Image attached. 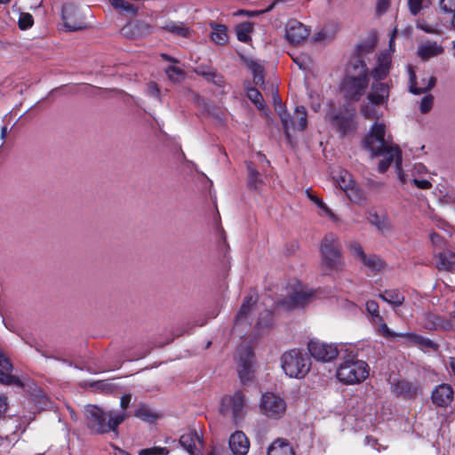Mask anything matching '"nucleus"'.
Instances as JSON below:
<instances>
[{
    "label": "nucleus",
    "instance_id": "nucleus-1",
    "mask_svg": "<svg viewBox=\"0 0 455 455\" xmlns=\"http://www.w3.org/2000/svg\"><path fill=\"white\" fill-rule=\"evenodd\" d=\"M385 124L375 123L363 140V148L370 151L372 156H384L378 164V171L380 173L386 172L395 160L397 165L401 164L402 160L400 148L388 145L385 140Z\"/></svg>",
    "mask_w": 455,
    "mask_h": 455
},
{
    "label": "nucleus",
    "instance_id": "nucleus-2",
    "mask_svg": "<svg viewBox=\"0 0 455 455\" xmlns=\"http://www.w3.org/2000/svg\"><path fill=\"white\" fill-rule=\"evenodd\" d=\"M368 85V68L364 60L361 57L352 59L340 84V91L344 98L352 102L359 101Z\"/></svg>",
    "mask_w": 455,
    "mask_h": 455
},
{
    "label": "nucleus",
    "instance_id": "nucleus-3",
    "mask_svg": "<svg viewBox=\"0 0 455 455\" xmlns=\"http://www.w3.org/2000/svg\"><path fill=\"white\" fill-rule=\"evenodd\" d=\"M87 427L92 433L102 435L109 432L118 434L117 427L128 417L125 411L119 414L105 412L97 405H88L84 411Z\"/></svg>",
    "mask_w": 455,
    "mask_h": 455
},
{
    "label": "nucleus",
    "instance_id": "nucleus-4",
    "mask_svg": "<svg viewBox=\"0 0 455 455\" xmlns=\"http://www.w3.org/2000/svg\"><path fill=\"white\" fill-rule=\"evenodd\" d=\"M370 372V367L363 360H359L355 353L350 352L342 358L337 369V379L346 385H354L365 380Z\"/></svg>",
    "mask_w": 455,
    "mask_h": 455
},
{
    "label": "nucleus",
    "instance_id": "nucleus-5",
    "mask_svg": "<svg viewBox=\"0 0 455 455\" xmlns=\"http://www.w3.org/2000/svg\"><path fill=\"white\" fill-rule=\"evenodd\" d=\"M320 252L324 270L339 272L343 269L344 261L341 254V244L334 233H327L321 243Z\"/></svg>",
    "mask_w": 455,
    "mask_h": 455
},
{
    "label": "nucleus",
    "instance_id": "nucleus-6",
    "mask_svg": "<svg viewBox=\"0 0 455 455\" xmlns=\"http://www.w3.org/2000/svg\"><path fill=\"white\" fill-rule=\"evenodd\" d=\"M281 367L290 378L302 379L310 371L311 360L302 350L292 348L282 355Z\"/></svg>",
    "mask_w": 455,
    "mask_h": 455
},
{
    "label": "nucleus",
    "instance_id": "nucleus-7",
    "mask_svg": "<svg viewBox=\"0 0 455 455\" xmlns=\"http://www.w3.org/2000/svg\"><path fill=\"white\" fill-rule=\"evenodd\" d=\"M328 120L341 138L354 133L357 128L355 111L347 107L331 112L328 115Z\"/></svg>",
    "mask_w": 455,
    "mask_h": 455
},
{
    "label": "nucleus",
    "instance_id": "nucleus-8",
    "mask_svg": "<svg viewBox=\"0 0 455 455\" xmlns=\"http://www.w3.org/2000/svg\"><path fill=\"white\" fill-rule=\"evenodd\" d=\"M245 405V396L242 391L238 390L233 395H226L222 397L220 411L223 416L231 418L235 425H238L244 418Z\"/></svg>",
    "mask_w": 455,
    "mask_h": 455
},
{
    "label": "nucleus",
    "instance_id": "nucleus-9",
    "mask_svg": "<svg viewBox=\"0 0 455 455\" xmlns=\"http://www.w3.org/2000/svg\"><path fill=\"white\" fill-rule=\"evenodd\" d=\"M285 137L290 140V131H304L307 125V112L304 106H298L291 116L286 111L279 114Z\"/></svg>",
    "mask_w": 455,
    "mask_h": 455
},
{
    "label": "nucleus",
    "instance_id": "nucleus-10",
    "mask_svg": "<svg viewBox=\"0 0 455 455\" xmlns=\"http://www.w3.org/2000/svg\"><path fill=\"white\" fill-rule=\"evenodd\" d=\"M259 408L267 418L278 419L286 411V402L273 393H265L261 396Z\"/></svg>",
    "mask_w": 455,
    "mask_h": 455
},
{
    "label": "nucleus",
    "instance_id": "nucleus-11",
    "mask_svg": "<svg viewBox=\"0 0 455 455\" xmlns=\"http://www.w3.org/2000/svg\"><path fill=\"white\" fill-rule=\"evenodd\" d=\"M307 350L314 359L323 363L335 360L340 353L337 346L318 339H310L307 343Z\"/></svg>",
    "mask_w": 455,
    "mask_h": 455
},
{
    "label": "nucleus",
    "instance_id": "nucleus-12",
    "mask_svg": "<svg viewBox=\"0 0 455 455\" xmlns=\"http://www.w3.org/2000/svg\"><path fill=\"white\" fill-rule=\"evenodd\" d=\"M254 353L250 347L243 348L239 352L237 360V372L240 381L243 385H246L254 379Z\"/></svg>",
    "mask_w": 455,
    "mask_h": 455
},
{
    "label": "nucleus",
    "instance_id": "nucleus-13",
    "mask_svg": "<svg viewBox=\"0 0 455 455\" xmlns=\"http://www.w3.org/2000/svg\"><path fill=\"white\" fill-rule=\"evenodd\" d=\"M314 293L312 291H295L289 296L280 299L277 306L286 311L300 309L306 307L311 300Z\"/></svg>",
    "mask_w": 455,
    "mask_h": 455
},
{
    "label": "nucleus",
    "instance_id": "nucleus-14",
    "mask_svg": "<svg viewBox=\"0 0 455 455\" xmlns=\"http://www.w3.org/2000/svg\"><path fill=\"white\" fill-rule=\"evenodd\" d=\"M420 391L418 381L398 379L392 386V392L404 400L415 399Z\"/></svg>",
    "mask_w": 455,
    "mask_h": 455
},
{
    "label": "nucleus",
    "instance_id": "nucleus-15",
    "mask_svg": "<svg viewBox=\"0 0 455 455\" xmlns=\"http://www.w3.org/2000/svg\"><path fill=\"white\" fill-rule=\"evenodd\" d=\"M454 399V390L450 384L442 383L436 386L431 393L432 403L440 407H448Z\"/></svg>",
    "mask_w": 455,
    "mask_h": 455
},
{
    "label": "nucleus",
    "instance_id": "nucleus-16",
    "mask_svg": "<svg viewBox=\"0 0 455 455\" xmlns=\"http://www.w3.org/2000/svg\"><path fill=\"white\" fill-rule=\"evenodd\" d=\"M309 36V29L297 20H290L285 26V37L291 44H299Z\"/></svg>",
    "mask_w": 455,
    "mask_h": 455
},
{
    "label": "nucleus",
    "instance_id": "nucleus-17",
    "mask_svg": "<svg viewBox=\"0 0 455 455\" xmlns=\"http://www.w3.org/2000/svg\"><path fill=\"white\" fill-rule=\"evenodd\" d=\"M229 448L234 455H246L250 448V441L243 431L233 433L228 441Z\"/></svg>",
    "mask_w": 455,
    "mask_h": 455
},
{
    "label": "nucleus",
    "instance_id": "nucleus-18",
    "mask_svg": "<svg viewBox=\"0 0 455 455\" xmlns=\"http://www.w3.org/2000/svg\"><path fill=\"white\" fill-rule=\"evenodd\" d=\"M121 31L126 36L137 38L149 35L152 32V28L145 21L135 20L126 24Z\"/></svg>",
    "mask_w": 455,
    "mask_h": 455
},
{
    "label": "nucleus",
    "instance_id": "nucleus-19",
    "mask_svg": "<svg viewBox=\"0 0 455 455\" xmlns=\"http://www.w3.org/2000/svg\"><path fill=\"white\" fill-rule=\"evenodd\" d=\"M179 443L188 452L189 455H196V453L198 452L196 443L202 445L203 439L196 430H191L181 435Z\"/></svg>",
    "mask_w": 455,
    "mask_h": 455
},
{
    "label": "nucleus",
    "instance_id": "nucleus-20",
    "mask_svg": "<svg viewBox=\"0 0 455 455\" xmlns=\"http://www.w3.org/2000/svg\"><path fill=\"white\" fill-rule=\"evenodd\" d=\"M391 68V57L387 54H382L378 58V64L371 72L374 80L381 81L389 74Z\"/></svg>",
    "mask_w": 455,
    "mask_h": 455
},
{
    "label": "nucleus",
    "instance_id": "nucleus-21",
    "mask_svg": "<svg viewBox=\"0 0 455 455\" xmlns=\"http://www.w3.org/2000/svg\"><path fill=\"white\" fill-rule=\"evenodd\" d=\"M247 168V187L251 190L259 191L264 185V181L260 177V173L255 168V164L249 161L246 162Z\"/></svg>",
    "mask_w": 455,
    "mask_h": 455
},
{
    "label": "nucleus",
    "instance_id": "nucleus-22",
    "mask_svg": "<svg viewBox=\"0 0 455 455\" xmlns=\"http://www.w3.org/2000/svg\"><path fill=\"white\" fill-rule=\"evenodd\" d=\"M435 265L440 271H452L455 267V252L447 250L438 253Z\"/></svg>",
    "mask_w": 455,
    "mask_h": 455
},
{
    "label": "nucleus",
    "instance_id": "nucleus-23",
    "mask_svg": "<svg viewBox=\"0 0 455 455\" xmlns=\"http://www.w3.org/2000/svg\"><path fill=\"white\" fill-rule=\"evenodd\" d=\"M267 455H295V451L287 440L279 438L268 447Z\"/></svg>",
    "mask_w": 455,
    "mask_h": 455
},
{
    "label": "nucleus",
    "instance_id": "nucleus-24",
    "mask_svg": "<svg viewBox=\"0 0 455 455\" xmlns=\"http://www.w3.org/2000/svg\"><path fill=\"white\" fill-rule=\"evenodd\" d=\"M378 297L394 307H401L405 300L404 295L398 289L385 290Z\"/></svg>",
    "mask_w": 455,
    "mask_h": 455
},
{
    "label": "nucleus",
    "instance_id": "nucleus-25",
    "mask_svg": "<svg viewBox=\"0 0 455 455\" xmlns=\"http://www.w3.org/2000/svg\"><path fill=\"white\" fill-rule=\"evenodd\" d=\"M443 52V47L437 44L436 42L427 43L421 44L418 48V55L423 60H427L433 57H435L441 54Z\"/></svg>",
    "mask_w": 455,
    "mask_h": 455
},
{
    "label": "nucleus",
    "instance_id": "nucleus-26",
    "mask_svg": "<svg viewBox=\"0 0 455 455\" xmlns=\"http://www.w3.org/2000/svg\"><path fill=\"white\" fill-rule=\"evenodd\" d=\"M410 74V92L415 95H419L424 93L429 90H431L436 83V78L435 76H430L427 82V84L425 87H418L416 81V75L413 71L412 68H409Z\"/></svg>",
    "mask_w": 455,
    "mask_h": 455
},
{
    "label": "nucleus",
    "instance_id": "nucleus-27",
    "mask_svg": "<svg viewBox=\"0 0 455 455\" xmlns=\"http://www.w3.org/2000/svg\"><path fill=\"white\" fill-rule=\"evenodd\" d=\"M361 262L373 273L380 272L386 267L385 261L376 254H366Z\"/></svg>",
    "mask_w": 455,
    "mask_h": 455
},
{
    "label": "nucleus",
    "instance_id": "nucleus-28",
    "mask_svg": "<svg viewBox=\"0 0 455 455\" xmlns=\"http://www.w3.org/2000/svg\"><path fill=\"white\" fill-rule=\"evenodd\" d=\"M211 39L217 44L223 45L228 42V28L222 24H212Z\"/></svg>",
    "mask_w": 455,
    "mask_h": 455
},
{
    "label": "nucleus",
    "instance_id": "nucleus-29",
    "mask_svg": "<svg viewBox=\"0 0 455 455\" xmlns=\"http://www.w3.org/2000/svg\"><path fill=\"white\" fill-rule=\"evenodd\" d=\"M30 396L32 402L35 403V406L38 411L44 410L51 404L50 399L46 396L44 391L36 387L30 394Z\"/></svg>",
    "mask_w": 455,
    "mask_h": 455
},
{
    "label": "nucleus",
    "instance_id": "nucleus-30",
    "mask_svg": "<svg viewBox=\"0 0 455 455\" xmlns=\"http://www.w3.org/2000/svg\"><path fill=\"white\" fill-rule=\"evenodd\" d=\"M345 193L347 198L356 204H363L366 201V196L363 190L354 182L353 186H350L347 189H345Z\"/></svg>",
    "mask_w": 455,
    "mask_h": 455
},
{
    "label": "nucleus",
    "instance_id": "nucleus-31",
    "mask_svg": "<svg viewBox=\"0 0 455 455\" xmlns=\"http://www.w3.org/2000/svg\"><path fill=\"white\" fill-rule=\"evenodd\" d=\"M162 29L180 37H188L189 36V28L180 22H167L162 27Z\"/></svg>",
    "mask_w": 455,
    "mask_h": 455
},
{
    "label": "nucleus",
    "instance_id": "nucleus-32",
    "mask_svg": "<svg viewBox=\"0 0 455 455\" xmlns=\"http://www.w3.org/2000/svg\"><path fill=\"white\" fill-rule=\"evenodd\" d=\"M134 417L149 423H152L158 419V415L154 412L147 404H140L136 409Z\"/></svg>",
    "mask_w": 455,
    "mask_h": 455
},
{
    "label": "nucleus",
    "instance_id": "nucleus-33",
    "mask_svg": "<svg viewBox=\"0 0 455 455\" xmlns=\"http://www.w3.org/2000/svg\"><path fill=\"white\" fill-rule=\"evenodd\" d=\"M256 303V299L252 296H246L242 303V306L235 315V321L241 322L243 318H246L251 313V307Z\"/></svg>",
    "mask_w": 455,
    "mask_h": 455
},
{
    "label": "nucleus",
    "instance_id": "nucleus-34",
    "mask_svg": "<svg viewBox=\"0 0 455 455\" xmlns=\"http://www.w3.org/2000/svg\"><path fill=\"white\" fill-rule=\"evenodd\" d=\"M252 31V26L249 22H243L236 26L235 32L237 40L242 43L251 41L250 34Z\"/></svg>",
    "mask_w": 455,
    "mask_h": 455
},
{
    "label": "nucleus",
    "instance_id": "nucleus-35",
    "mask_svg": "<svg viewBox=\"0 0 455 455\" xmlns=\"http://www.w3.org/2000/svg\"><path fill=\"white\" fill-rule=\"evenodd\" d=\"M355 180L350 172L347 170H340L337 178L336 183L345 192L350 186H353Z\"/></svg>",
    "mask_w": 455,
    "mask_h": 455
},
{
    "label": "nucleus",
    "instance_id": "nucleus-36",
    "mask_svg": "<svg viewBox=\"0 0 455 455\" xmlns=\"http://www.w3.org/2000/svg\"><path fill=\"white\" fill-rule=\"evenodd\" d=\"M368 220L371 225L377 227V228L381 232L389 229V224L387 219L385 217L379 216L377 212H370Z\"/></svg>",
    "mask_w": 455,
    "mask_h": 455
},
{
    "label": "nucleus",
    "instance_id": "nucleus-37",
    "mask_svg": "<svg viewBox=\"0 0 455 455\" xmlns=\"http://www.w3.org/2000/svg\"><path fill=\"white\" fill-rule=\"evenodd\" d=\"M165 73L169 80L173 83H179L182 81L186 76V72L182 68L176 66H169L165 69Z\"/></svg>",
    "mask_w": 455,
    "mask_h": 455
},
{
    "label": "nucleus",
    "instance_id": "nucleus-38",
    "mask_svg": "<svg viewBox=\"0 0 455 455\" xmlns=\"http://www.w3.org/2000/svg\"><path fill=\"white\" fill-rule=\"evenodd\" d=\"M367 313L371 316V321L382 322L383 317L379 315V304L377 301L373 299H370L366 301L365 304Z\"/></svg>",
    "mask_w": 455,
    "mask_h": 455
},
{
    "label": "nucleus",
    "instance_id": "nucleus-39",
    "mask_svg": "<svg viewBox=\"0 0 455 455\" xmlns=\"http://www.w3.org/2000/svg\"><path fill=\"white\" fill-rule=\"evenodd\" d=\"M251 68L252 70V74H253V84L256 85V86H264V68L261 65L256 63V62H251Z\"/></svg>",
    "mask_w": 455,
    "mask_h": 455
},
{
    "label": "nucleus",
    "instance_id": "nucleus-40",
    "mask_svg": "<svg viewBox=\"0 0 455 455\" xmlns=\"http://www.w3.org/2000/svg\"><path fill=\"white\" fill-rule=\"evenodd\" d=\"M0 383L4 385H15L18 387H23L21 380L12 374V371L0 370Z\"/></svg>",
    "mask_w": 455,
    "mask_h": 455
},
{
    "label": "nucleus",
    "instance_id": "nucleus-41",
    "mask_svg": "<svg viewBox=\"0 0 455 455\" xmlns=\"http://www.w3.org/2000/svg\"><path fill=\"white\" fill-rule=\"evenodd\" d=\"M405 339H408L409 341H411L415 344H419V345H421V346H424L426 347H435V343L433 340H431L430 339L428 338H425L423 336H420L419 334H416V333H405Z\"/></svg>",
    "mask_w": 455,
    "mask_h": 455
},
{
    "label": "nucleus",
    "instance_id": "nucleus-42",
    "mask_svg": "<svg viewBox=\"0 0 455 455\" xmlns=\"http://www.w3.org/2000/svg\"><path fill=\"white\" fill-rule=\"evenodd\" d=\"M203 77L208 82L212 83L214 85L218 87H224L225 86V78L224 76L219 73L216 69H213V71H211L210 74L203 73Z\"/></svg>",
    "mask_w": 455,
    "mask_h": 455
},
{
    "label": "nucleus",
    "instance_id": "nucleus-43",
    "mask_svg": "<svg viewBox=\"0 0 455 455\" xmlns=\"http://www.w3.org/2000/svg\"><path fill=\"white\" fill-rule=\"evenodd\" d=\"M203 77L208 82L212 83L214 85L218 87H224L225 86V78L224 76L219 73L216 69H213V71H211L210 74L203 73Z\"/></svg>",
    "mask_w": 455,
    "mask_h": 455
},
{
    "label": "nucleus",
    "instance_id": "nucleus-44",
    "mask_svg": "<svg viewBox=\"0 0 455 455\" xmlns=\"http://www.w3.org/2000/svg\"><path fill=\"white\" fill-rule=\"evenodd\" d=\"M112 7L124 12L135 13L136 9L132 4L125 0H108Z\"/></svg>",
    "mask_w": 455,
    "mask_h": 455
},
{
    "label": "nucleus",
    "instance_id": "nucleus-45",
    "mask_svg": "<svg viewBox=\"0 0 455 455\" xmlns=\"http://www.w3.org/2000/svg\"><path fill=\"white\" fill-rule=\"evenodd\" d=\"M247 96L259 109L265 108L264 99L258 89L253 87L249 88L247 90Z\"/></svg>",
    "mask_w": 455,
    "mask_h": 455
},
{
    "label": "nucleus",
    "instance_id": "nucleus-46",
    "mask_svg": "<svg viewBox=\"0 0 455 455\" xmlns=\"http://www.w3.org/2000/svg\"><path fill=\"white\" fill-rule=\"evenodd\" d=\"M34 25V18L28 12H21L19 17L18 26L21 30H27Z\"/></svg>",
    "mask_w": 455,
    "mask_h": 455
},
{
    "label": "nucleus",
    "instance_id": "nucleus-47",
    "mask_svg": "<svg viewBox=\"0 0 455 455\" xmlns=\"http://www.w3.org/2000/svg\"><path fill=\"white\" fill-rule=\"evenodd\" d=\"M379 323V331L383 337L387 339L405 338V333L393 331L383 321Z\"/></svg>",
    "mask_w": 455,
    "mask_h": 455
},
{
    "label": "nucleus",
    "instance_id": "nucleus-48",
    "mask_svg": "<svg viewBox=\"0 0 455 455\" xmlns=\"http://www.w3.org/2000/svg\"><path fill=\"white\" fill-rule=\"evenodd\" d=\"M348 249L352 255L360 261H362L366 256L363 246L356 241L351 242L348 245Z\"/></svg>",
    "mask_w": 455,
    "mask_h": 455
},
{
    "label": "nucleus",
    "instance_id": "nucleus-49",
    "mask_svg": "<svg viewBox=\"0 0 455 455\" xmlns=\"http://www.w3.org/2000/svg\"><path fill=\"white\" fill-rule=\"evenodd\" d=\"M169 450L166 447L155 446L151 448L141 449L139 455H168Z\"/></svg>",
    "mask_w": 455,
    "mask_h": 455
},
{
    "label": "nucleus",
    "instance_id": "nucleus-50",
    "mask_svg": "<svg viewBox=\"0 0 455 455\" xmlns=\"http://www.w3.org/2000/svg\"><path fill=\"white\" fill-rule=\"evenodd\" d=\"M434 104V97L432 95H426L421 99L419 109L422 114L428 113Z\"/></svg>",
    "mask_w": 455,
    "mask_h": 455
},
{
    "label": "nucleus",
    "instance_id": "nucleus-51",
    "mask_svg": "<svg viewBox=\"0 0 455 455\" xmlns=\"http://www.w3.org/2000/svg\"><path fill=\"white\" fill-rule=\"evenodd\" d=\"M367 99L372 105H382L387 99L388 95L371 92L368 94Z\"/></svg>",
    "mask_w": 455,
    "mask_h": 455
},
{
    "label": "nucleus",
    "instance_id": "nucleus-52",
    "mask_svg": "<svg viewBox=\"0 0 455 455\" xmlns=\"http://www.w3.org/2000/svg\"><path fill=\"white\" fill-rule=\"evenodd\" d=\"M440 8L445 13H453L455 12V0H441Z\"/></svg>",
    "mask_w": 455,
    "mask_h": 455
},
{
    "label": "nucleus",
    "instance_id": "nucleus-53",
    "mask_svg": "<svg viewBox=\"0 0 455 455\" xmlns=\"http://www.w3.org/2000/svg\"><path fill=\"white\" fill-rule=\"evenodd\" d=\"M371 89L375 93L385 94L389 96V87L385 83L372 84Z\"/></svg>",
    "mask_w": 455,
    "mask_h": 455
},
{
    "label": "nucleus",
    "instance_id": "nucleus-54",
    "mask_svg": "<svg viewBox=\"0 0 455 455\" xmlns=\"http://www.w3.org/2000/svg\"><path fill=\"white\" fill-rule=\"evenodd\" d=\"M408 7L412 15H417L422 9V0H408Z\"/></svg>",
    "mask_w": 455,
    "mask_h": 455
},
{
    "label": "nucleus",
    "instance_id": "nucleus-55",
    "mask_svg": "<svg viewBox=\"0 0 455 455\" xmlns=\"http://www.w3.org/2000/svg\"><path fill=\"white\" fill-rule=\"evenodd\" d=\"M390 6V0H377L376 12L379 15L385 13Z\"/></svg>",
    "mask_w": 455,
    "mask_h": 455
},
{
    "label": "nucleus",
    "instance_id": "nucleus-56",
    "mask_svg": "<svg viewBox=\"0 0 455 455\" xmlns=\"http://www.w3.org/2000/svg\"><path fill=\"white\" fill-rule=\"evenodd\" d=\"M13 369L12 363L3 353H0V370L12 371Z\"/></svg>",
    "mask_w": 455,
    "mask_h": 455
},
{
    "label": "nucleus",
    "instance_id": "nucleus-57",
    "mask_svg": "<svg viewBox=\"0 0 455 455\" xmlns=\"http://www.w3.org/2000/svg\"><path fill=\"white\" fill-rule=\"evenodd\" d=\"M429 238L434 246L441 247L444 243L443 237L435 231L429 235Z\"/></svg>",
    "mask_w": 455,
    "mask_h": 455
},
{
    "label": "nucleus",
    "instance_id": "nucleus-58",
    "mask_svg": "<svg viewBox=\"0 0 455 455\" xmlns=\"http://www.w3.org/2000/svg\"><path fill=\"white\" fill-rule=\"evenodd\" d=\"M8 409L7 397L0 395V419L5 418V414Z\"/></svg>",
    "mask_w": 455,
    "mask_h": 455
},
{
    "label": "nucleus",
    "instance_id": "nucleus-59",
    "mask_svg": "<svg viewBox=\"0 0 455 455\" xmlns=\"http://www.w3.org/2000/svg\"><path fill=\"white\" fill-rule=\"evenodd\" d=\"M361 113L365 119L371 120L374 117V109L368 105L362 106Z\"/></svg>",
    "mask_w": 455,
    "mask_h": 455
},
{
    "label": "nucleus",
    "instance_id": "nucleus-60",
    "mask_svg": "<svg viewBox=\"0 0 455 455\" xmlns=\"http://www.w3.org/2000/svg\"><path fill=\"white\" fill-rule=\"evenodd\" d=\"M412 181L414 185L420 189H429L432 188V183L427 180L414 179Z\"/></svg>",
    "mask_w": 455,
    "mask_h": 455
},
{
    "label": "nucleus",
    "instance_id": "nucleus-61",
    "mask_svg": "<svg viewBox=\"0 0 455 455\" xmlns=\"http://www.w3.org/2000/svg\"><path fill=\"white\" fill-rule=\"evenodd\" d=\"M131 400H132L131 394H124V395H122V397L120 399V406L124 411H125L129 407Z\"/></svg>",
    "mask_w": 455,
    "mask_h": 455
},
{
    "label": "nucleus",
    "instance_id": "nucleus-62",
    "mask_svg": "<svg viewBox=\"0 0 455 455\" xmlns=\"http://www.w3.org/2000/svg\"><path fill=\"white\" fill-rule=\"evenodd\" d=\"M292 60L299 66V69L305 70L307 68L306 58H304L303 56H297L295 58H292Z\"/></svg>",
    "mask_w": 455,
    "mask_h": 455
},
{
    "label": "nucleus",
    "instance_id": "nucleus-63",
    "mask_svg": "<svg viewBox=\"0 0 455 455\" xmlns=\"http://www.w3.org/2000/svg\"><path fill=\"white\" fill-rule=\"evenodd\" d=\"M213 69H214V68H213L212 67L200 65V66H198V67L195 69V72H196L198 76H203V73L210 74V73H211V71H213Z\"/></svg>",
    "mask_w": 455,
    "mask_h": 455
},
{
    "label": "nucleus",
    "instance_id": "nucleus-64",
    "mask_svg": "<svg viewBox=\"0 0 455 455\" xmlns=\"http://www.w3.org/2000/svg\"><path fill=\"white\" fill-rule=\"evenodd\" d=\"M148 92L156 97H158L159 93H160V91H159V88H158V85L155 82H150L148 84Z\"/></svg>",
    "mask_w": 455,
    "mask_h": 455
}]
</instances>
